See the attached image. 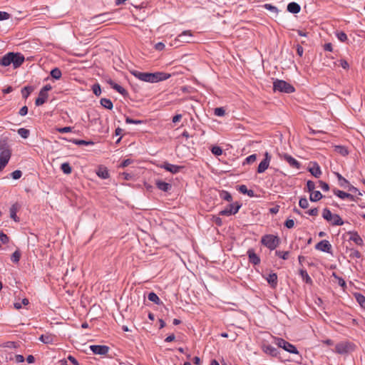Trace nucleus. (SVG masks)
Returning a JSON list of instances; mask_svg holds the SVG:
<instances>
[{
  "mask_svg": "<svg viewBox=\"0 0 365 365\" xmlns=\"http://www.w3.org/2000/svg\"><path fill=\"white\" fill-rule=\"evenodd\" d=\"M125 122H126L127 123H129V124H132V123H133V124H140V123H142V121H141V120H133V119H131V118H128H128H126V119H125Z\"/></svg>",
  "mask_w": 365,
  "mask_h": 365,
  "instance_id": "55",
  "label": "nucleus"
},
{
  "mask_svg": "<svg viewBox=\"0 0 365 365\" xmlns=\"http://www.w3.org/2000/svg\"><path fill=\"white\" fill-rule=\"evenodd\" d=\"M162 168L174 174L180 172V170L182 168L181 166L170 164L168 163H165Z\"/></svg>",
  "mask_w": 365,
  "mask_h": 365,
  "instance_id": "14",
  "label": "nucleus"
},
{
  "mask_svg": "<svg viewBox=\"0 0 365 365\" xmlns=\"http://www.w3.org/2000/svg\"><path fill=\"white\" fill-rule=\"evenodd\" d=\"M270 160H271V156L269 154V153L266 152L264 153V159L260 162V163L258 166L257 172L259 173H264L268 168V167L269 165Z\"/></svg>",
  "mask_w": 365,
  "mask_h": 365,
  "instance_id": "9",
  "label": "nucleus"
},
{
  "mask_svg": "<svg viewBox=\"0 0 365 365\" xmlns=\"http://www.w3.org/2000/svg\"><path fill=\"white\" fill-rule=\"evenodd\" d=\"M48 99V93L39 92L38 98L36 99L35 104L37 106L43 105Z\"/></svg>",
  "mask_w": 365,
  "mask_h": 365,
  "instance_id": "20",
  "label": "nucleus"
},
{
  "mask_svg": "<svg viewBox=\"0 0 365 365\" xmlns=\"http://www.w3.org/2000/svg\"><path fill=\"white\" fill-rule=\"evenodd\" d=\"M212 221L217 225L220 226L222 224V220L219 217L213 216Z\"/></svg>",
  "mask_w": 365,
  "mask_h": 365,
  "instance_id": "62",
  "label": "nucleus"
},
{
  "mask_svg": "<svg viewBox=\"0 0 365 365\" xmlns=\"http://www.w3.org/2000/svg\"><path fill=\"white\" fill-rule=\"evenodd\" d=\"M332 215H333V214L331 212V211L329 209H327V208L324 209L323 212H322V217L326 220H327L328 222L331 221Z\"/></svg>",
  "mask_w": 365,
  "mask_h": 365,
  "instance_id": "34",
  "label": "nucleus"
},
{
  "mask_svg": "<svg viewBox=\"0 0 365 365\" xmlns=\"http://www.w3.org/2000/svg\"><path fill=\"white\" fill-rule=\"evenodd\" d=\"M61 75H62L61 71L58 68H55L52 69L51 71V76H52V78H53L56 80L59 79L61 77Z\"/></svg>",
  "mask_w": 365,
  "mask_h": 365,
  "instance_id": "36",
  "label": "nucleus"
},
{
  "mask_svg": "<svg viewBox=\"0 0 365 365\" xmlns=\"http://www.w3.org/2000/svg\"><path fill=\"white\" fill-rule=\"evenodd\" d=\"M39 340L44 344H53L55 341V336L51 334H42L39 337Z\"/></svg>",
  "mask_w": 365,
  "mask_h": 365,
  "instance_id": "16",
  "label": "nucleus"
},
{
  "mask_svg": "<svg viewBox=\"0 0 365 365\" xmlns=\"http://www.w3.org/2000/svg\"><path fill=\"white\" fill-rule=\"evenodd\" d=\"M110 348L106 345H93V354L98 355H106Z\"/></svg>",
  "mask_w": 365,
  "mask_h": 365,
  "instance_id": "11",
  "label": "nucleus"
},
{
  "mask_svg": "<svg viewBox=\"0 0 365 365\" xmlns=\"http://www.w3.org/2000/svg\"><path fill=\"white\" fill-rule=\"evenodd\" d=\"M24 61L25 58L21 53L9 52L0 59V65L5 67L11 65L14 68H17Z\"/></svg>",
  "mask_w": 365,
  "mask_h": 365,
  "instance_id": "2",
  "label": "nucleus"
},
{
  "mask_svg": "<svg viewBox=\"0 0 365 365\" xmlns=\"http://www.w3.org/2000/svg\"><path fill=\"white\" fill-rule=\"evenodd\" d=\"M29 299L25 298V299H22L21 302H15L14 304V306L16 309H19L22 307V305H27V304H29Z\"/></svg>",
  "mask_w": 365,
  "mask_h": 365,
  "instance_id": "40",
  "label": "nucleus"
},
{
  "mask_svg": "<svg viewBox=\"0 0 365 365\" xmlns=\"http://www.w3.org/2000/svg\"><path fill=\"white\" fill-rule=\"evenodd\" d=\"M354 349V345L348 341H343L337 344L335 346V352L339 354H346Z\"/></svg>",
  "mask_w": 365,
  "mask_h": 365,
  "instance_id": "6",
  "label": "nucleus"
},
{
  "mask_svg": "<svg viewBox=\"0 0 365 365\" xmlns=\"http://www.w3.org/2000/svg\"><path fill=\"white\" fill-rule=\"evenodd\" d=\"M299 205L302 208L305 209L308 207L309 202L307 198L304 197L299 200Z\"/></svg>",
  "mask_w": 365,
  "mask_h": 365,
  "instance_id": "46",
  "label": "nucleus"
},
{
  "mask_svg": "<svg viewBox=\"0 0 365 365\" xmlns=\"http://www.w3.org/2000/svg\"><path fill=\"white\" fill-rule=\"evenodd\" d=\"M321 188L324 191H328L329 189V185L323 181H319Z\"/></svg>",
  "mask_w": 365,
  "mask_h": 365,
  "instance_id": "59",
  "label": "nucleus"
},
{
  "mask_svg": "<svg viewBox=\"0 0 365 365\" xmlns=\"http://www.w3.org/2000/svg\"><path fill=\"white\" fill-rule=\"evenodd\" d=\"M350 240L354 242L358 245H362L363 244V240L356 232L351 235Z\"/></svg>",
  "mask_w": 365,
  "mask_h": 365,
  "instance_id": "31",
  "label": "nucleus"
},
{
  "mask_svg": "<svg viewBox=\"0 0 365 365\" xmlns=\"http://www.w3.org/2000/svg\"><path fill=\"white\" fill-rule=\"evenodd\" d=\"M340 65L344 69L349 68V65L348 62L344 59L340 60Z\"/></svg>",
  "mask_w": 365,
  "mask_h": 365,
  "instance_id": "60",
  "label": "nucleus"
},
{
  "mask_svg": "<svg viewBox=\"0 0 365 365\" xmlns=\"http://www.w3.org/2000/svg\"><path fill=\"white\" fill-rule=\"evenodd\" d=\"M300 9V6L296 2H291L287 5V11L292 14H298Z\"/></svg>",
  "mask_w": 365,
  "mask_h": 365,
  "instance_id": "21",
  "label": "nucleus"
},
{
  "mask_svg": "<svg viewBox=\"0 0 365 365\" xmlns=\"http://www.w3.org/2000/svg\"><path fill=\"white\" fill-rule=\"evenodd\" d=\"M192 36V34L190 31H189V30L184 31L183 32H182V34L178 35V36L176 38L175 41L189 43L190 41L186 39L185 37V36L191 37Z\"/></svg>",
  "mask_w": 365,
  "mask_h": 365,
  "instance_id": "22",
  "label": "nucleus"
},
{
  "mask_svg": "<svg viewBox=\"0 0 365 365\" xmlns=\"http://www.w3.org/2000/svg\"><path fill=\"white\" fill-rule=\"evenodd\" d=\"M294 220H292V219H288V220H286V222H285V226H286L287 228H289V229L292 228V227H294Z\"/></svg>",
  "mask_w": 365,
  "mask_h": 365,
  "instance_id": "56",
  "label": "nucleus"
},
{
  "mask_svg": "<svg viewBox=\"0 0 365 365\" xmlns=\"http://www.w3.org/2000/svg\"><path fill=\"white\" fill-rule=\"evenodd\" d=\"M130 73L136 78L149 83H157L168 79L171 75L164 72L143 73L136 70L130 71Z\"/></svg>",
  "mask_w": 365,
  "mask_h": 365,
  "instance_id": "1",
  "label": "nucleus"
},
{
  "mask_svg": "<svg viewBox=\"0 0 365 365\" xmlns=\"http://www.w3.org/2000/svg\"><path fill=\"white\" fill-rule=\"evenodd\" d=\"M300 275L302 276V279L306 282V283L312 284V280L311 277L309 276L306 270L301 269L300 270Z\"/></svg>",
  "mask_w": 365,
  "mask_h": 365,
  "instance_id": "35",
  "label": "nucleus"
},
{
  "mask_svg": "<svg viewBox=\"0 0 365 365\" xmlns=\"http://www.w3.org/2000/svg\"><path fill=\"white\" fill-rule=\"evenodd\" d=\"M276 344L278 346L282 348L291 354H297L299 353L297 348L293 344L289 343L283 339L277 338L276 339Z\"/></svg>",
  "mask_w": 365,
  "mask_h": 365,
  "instance_id": "7",
  "label": "nucleus"
},
{
  "mask_svg": "<svg viewBox=\"0 0 365 365\" xmlns=\"http://www.w3.org/2000/svg\"><path fill=\"white\" fill-rule=\"evenodd\" d=\"M108 84L111 86L112 88L115 90L117 92L120 93L123 96H125L128 93L127 91L123 88L121 86L115 83L112 80L108 81Z\"/></svg>",
  "mask_w": 365,
  "mask_h": 365,
  "instance_id": "15",
  "label": "nucleus"
},
{
  "mask_svg": "<svg viewBox=\"0 0 365 365\" xmlns=\"http://www.w3.org/2000/svg\"><path fill=\"white\" fill-rule=\"evenodd\" d=\"M9 17L10 15L9 13L0 11V21L7 20L9 19Z\"/></svg>",
  "mask_w": 365,
  "mask_h": 365,
  "instance_id": "53",
  "label": "nucleus"
},
{
  "mask_svg": "<svg viewBox=\"0 0 365 365\" xmlns=\"http://www.w3.org/2000/svg\"><path fill=\"white\" fill-rule=\"evenodd\" d=\"M61 169L65 174H70L72 171L71 167L68 163H62L61 165Z\"/></svg>",
  "mask_w": 365,
  "mask_h": 365,
  "instance_id": "37",
  "label": "nucleus"
},
{
  "mask_svg": "<svg viewBox=\"0 0 365 365\" xmlns=\"http://www.w3.org/2000/svg\"><path fill=\"white\" fill-rule=\"evenodd\" d=\"M211 152L213 155L219 156L222 154V149L219 146L215 145L212 147Z\"/></svg>",
  "mask_w": 365,
  "mask_h": 365,
  "instance_id": "39",
  "label": "nucleus"
},
{
  "mask_svg": "<svg viewBox=\"0 0 365 365\" xmlns=\"http://www.w3.org/2000/svg\"><path fill=\"white\" fill-rule=\"evenodd\" d=\"M156 185L158 189L165 192L169 190L171 187V185L169 183L160 180L156 181Z\"/></svg>",
  "mask_w": 365,
  "mask_h": 365,
  "instance_id": "25",
  "label": "nucleus"
},
{
  "mask_svg": "<svg viewBox=\"0 0 365 365\" xmlns=\"http://www.w3.org/2000/svg\"><path fill=\"white\" fill-rule=\"evenodd\" d=\"M220 197L222 199H223L227 202H230L232 200V195H230V193H229L227 191H222L220 193Z\"/></svg>",
  "mask_w": 365,
  "mask_h": 365,
  "instance_id": "41",
  "label": "nucleus"
},
{
  "mask_svg": "<svg viewBox=\"0 0 365 365\" xmlns=\"http://www.w3.org/2000/svg\"><path fill=\"white\" fill-rule=\"evenodd\" d=\"M100 103L103 107H104L107 109L110 110L113 108V103L111 102V101L110 99L101 98Z\"/></svg>",
  "mask_w": 365,
  "mask_h": 365,
  "instance_id": "30",
  "label": "nucleus"
},
{
  "mask_svg": "<svg viewBox=\"0 0 365 365\" xmlns=\"http://www.w3.org/2000/svg\"><path fill=\"white\" fill-rule=\"evenodd\" d=\"M11 155V151L7 146L0 147V172L8 164Z\"/></svg>",
  "mask_w": 365,
  "mask_h": 365,
  "instance_id": "4",
  "label": "nucleus"
},
{
  "mask_svg": "<svg viewBox=\"0 0 365 365\" xmlns=\"http://www.w3.org/2000/svg\"><path fill=\"white\" fill-rule=\"evenodd\" d=\"M257 160V155L255 154H252L250 156H248L245 159V162L248 164L254 163Z\"/></svg>",
  "mask_w": 365,
  "mask_h": 365,
  "instance_id": "51",
  "label": "nucleus"
},
{
  "mask_svg": "<svg viewBox=\"0 0 365 365\" xmlns=\"http://www.w3.org/2000/svg\"><path fill=\"white\" fill-rule=\"evenodd\" d=\"M334 193L341 199H345L346 197H349L347 192L339 190H334Z\"/></svg>",
  "mask_w": 365,
  "mask_h": 365,
  "instance_id": "42",
  "label": "nucleus"
},
{
  "mask_svg": "<svg viewBox=\"0 0 365 365\" xmlns=\"http://www.w3.org/2000/svg\"><path fill=\"white\" fill-rule=\"evenodd\" d=\"M71 130H72L71 127H63V128H59L57 129V130L61 133L71 132Z\"/></svg>",
  "mask_w": 365,
  "mask_h": 365,
  "instance_id": "57",
  "label": "nucleus"
},
{
  "mask_svg": "<svg viewBox=\"0 0 365 365\" xmlns=\"http://www.w3.org/2000/svg\"><path fill=\"white\" fill-rule=\"evenodd\" d=\"M31 92V88L29 87H24L21 91L22 96L25 98H26L29 96Z\"/></svg>",
  "mask_w": 365,
  "mask_h": 365,
  "instance_id": "48",
  "label": "nucleus"
},
{
  "mask_svg": "<svg viewBox=\"0 0 365 365\" xmlns=\"http://www.w3.org/2000/svg\"><path fill=\"white\" fill-rule=\"evenodd\" d=\"M267 282L272 287H275L277 284V275L275 273H272L267 277Z\"/></svg>",
  "mask_w": 365,
  "mask_h": 365,
  "instance_id": "24",
  "label": "nucleus"
},
{
  "mask_svg": "<svg viewBox=\"0 0 365 365\" xmlns=\"http://www.w3.org/2000/svg\"><path fill=\"white\" fill-rule=\"evenodd\" d=\"M261 242L263 245L268 247L269 250H274L279 243V239L272 235H267L262 237Z\"/></svg>",
  "mask_w": 365,
  "mask_h": 365,
  "instance_id": "5",
  "label": "nucleus"
},
{
  "mask_svg": "<svg viewBox=\"0 0 365 365\" xmlns=\"http://www.w3.org/2000/svg\"><path fill=\"white\" fill-rule=\"evenodd\" d=\"M262 350L264 353L269 354L271 356H277V354L278 353L277 349L269 344H267V345L264 344L262 346Z\"/></svg>",
  "mask_w": 365,
  "mask_h": 365,
  "instance_id": "18",
  "label": "nucleus"
},
{
  "mask_svg": "<svg viewBox=\"0 0 365 365\" xmlns=\"http://www.w3.org/2000/svg\"><path fill=\"white\" fill-rule=\"evenodd\" d=\"M276 255L279 257L280 258H282L283 259H287L289 257V252H283V251H276Z\"/></svg>",
  "mask_w": 365,
  "mask_h": 365,
  "instance_id": "44",
  "label": "nucleus"
},
{
  "mask_svg": "<svg viewBox=\"0 0 365 365\" xmlns=\"http://www.w3.org/2000/svg\"><path fill=\"white\" fill-rule=\"evenodd\" d=\"M155 48L157 51H163L165 48V44L162 42H159L155 45Z\"/></svg>",
  "mask_w": 365,
  "mask_h": 365,
  "instance_id": "61",
  "label": "nucleus"
},
{
  "mask_svg": "<svg viewBox=\"0 0 365 365\" xmlns=\"http://www.w3.org/2000/svg\"><path fill=\"white\" fill-rule=\"evenodd\" d=\"M332 225H342L344 221L339 215L334 214L332 215V220L329 221Z\"/></svg>",
  "mask_w": 365,
  "mask_h": 365,
  "instance_id": "28",
  "label": "nucleus"
},
{
  "mask_svg": "<svg viewBox=\"0 0 365 365\" xmlns=\"http://www.w3.org/2000/svg\"><path fill=\"white\" fill-rule=\"evenodd\" d=\"M0 241L4 243V244H6L9 242V237H7V235L3 232H0Z\"/></svg>",
  "mask_w": 365,
  "mask_h": 365,
  "instance_id": "54",
  "label": "nucleus"
},
{
  "mask_svg": "<svg viewBox=\"0 0 365 365\" xmlns=\"http://www.w3.org/2000/svg\"><path fill=\"white\" fill-rule=\"evenodd\" d=\"M19 115L21 116H24L28 113V108L27 106H23L19 112Z\"/></svg>",
  "mask_w": 365,
  "mask_h": 365,
  "instance_id": "58",
  "label": "nucleus"
},
{
  "mask_svg": "<svg viewBox=\"0 0 365 365\" xmlns=\"http://www.w3.org/2000/svg\"><path fill=\"white\" fill-rule=\"evenodd\" d=\"M18 134L23 138L26 139L30 134V131L24 128H21L18 130Z\"/></svg>",
  "mask_w": 365,
  "mask_h": 365,
  "instance_id": "32",
  "label": "nucleus"
},
{
  "mask_svg": "<svg viewBox=\"0 0 365 365\" xmlns=\"http://www.w3.org/2000/svg\"><path fill=\"white\" fill-rule=\"evenodd\" d=\"M241 205L237 202L230 204L225 209L220 212V215L229 216L236 214Z\"/></svg>",
  "mask_w": 365,
  "mask_h": 365,
  "instance_id": "8",
  "label": "nucleus"
},
{
  "mask_svg": "<svg viewBox=\"0 0 365 365\" xmlns=\"http://www.w3.org/2000/svg\"><path fill=\"white\" fill-rule=\"evenodd\" d=\"M334 151L340 154L342 156H346L349 154V151L345 146L343 145H335Z\"/></svg>",
  "mask_w": 365,
  "mask_h": 365,
  "instance_id": "26",
  "label": "nucleus"
},
{
  "mask_svg": "<svg viewBox=\"0 0 365 365\" xmlns=\"http://www.w3.org/2000/svg\"><path fill=\"white\" fill-rule=\"evenodd\" d=\"M19 206L17 203H15L11 205L10 207L9 212H10V217L11 219H13L15 222H19V218L18 217L16 213L19 210Z\"/></svg>",
  "mask_w": 365,
  "mask_h": 365,
  "instance_id": "17",
  "label": "nucleus"
},
{
  "mask_svg": "<svg viewBox=\"0 0 365 365\" xmlns=\"http://www.w3.org/2000/svg\"><path fill=\"white\" fill-rule=\"evenodd\" d=\"M96 173L101 179H107L110 177L108 168L103 165L99 166Z\"/></svg>",
  "mask_w": 365,
  "mask_h": 365,
  "instance_id": "12",
  "label": "nucleus"
},
{
  "mask_svg": "<svg viewBox=\"0 0 365 365\" xmlns=\"http://www.w3.org/2000/svg\"><path fill=\"white\" fill-rule=\"evenodd\" d=\"M21 258V252L19 250H16L11 255V259L14 263H18Z\"/></svg>",
  "mask_w": 365,
  "mask_h": 365,
  "instance_id": "38",
  "label": "nucleus"
},
{
  "mask_svg": "<svg viewBox=\"0 0 365 365\" xmlns=\"http://www.w3.org/2000/svg\"><path fill=\"white\" fill-rule=\"evenodd\" d=\"M284 159L293 168H299L300 166V163L289 155L285 154Z\"/></svg>",
  "mask_w": 365,
  "mask_h": 365,
  "instance_id": "19",
  "label": "nucleus"
},
{
  "mask_svg": "<svg viewBox=\"0 0 365 365\" xmlns=\"http://www.w3.org/2000/svg\"><path fill=\"white\" fill-rule=\"evenodd\" d=\"M315 248L322 252L331 253V245L329 241L324 240L317 243L315 246Z\"/></svg>",
  "mask_w": 365,
  "mask_h": 365,
  "instance_id": "10",
  "label": "nucleus"
},
{
  "mask_svg": "<svg viewBox=\"0 0 365 365\" xmlns=\"http://www.w3.org/2000/svg\"><path fill=\"white\" fill-rule=\"evenodd\" d=\"M322 198V195L319 191H313L311 192L309 199L312 202L319 201Z\"/></svg>",
  "mask_w": 365,
  "mask_h": 365,
  "instance_id": "29",
  "label": "nucleus"
},
{
  "mask_svg": "<svg viewBox=\"0 0 365 365\" xmlns=\"http://www.w3.org/2000/svg\"><path fill=\"white\" fill-rule=\"evenodd\" d=\"M11 175L13 179L18 180L21 177L22 173L21 170H16L12 172Z\"/></svg>",
  "mask_w": 365,
  "mask_h": 365,
  "instance_id": "47",
  "label": "nucleus"
},
{
  "mask_svg": "<svg viewBox=\"0 0 365 365\" xmlns=\"http://www.w3.org/2000/svg\"><path fill=\"white\" fill-rule=\"evenodd\" d=\"M336 36L338 38V39L341 41V42H344L347 40V36L346 34L343 32V31H341V32H338L336 34Z\"/></svg>",
  "mask_w": 365,
  "mask_h": 365,
  "instance_id": "45",
  "label": "nucleus"
},
{
  "mask_svg": "<svg viewBox=\"0 0 365 365\" xmlns=\"http://www.w3.org/2000/svg\"><path fill=\"white\" fill-rule=\"evenodd\" d=\"M307 213L312 216H317L318 215V209L313 208L307 211Z\"/></svg>",
  "mask_w": 365,
  "mask_h": 365,
  "instance_id": "64",
  "label": "nucleus"
},
{
  "mask_svg": "<svg viewBox=\"0 0 365 365\" xmlns=\"http://www.w3.org/2000/svg\"><path fill=\"white\" fill-rule=\"evenodd\" d=\"M214 113L217 116H223L225 113V111L222 108H216L215 109Z\"/></svg>",
  "mask_w": 365,
  "mask_h": 365,
  "instance_id": "49",
  "label": "nucleus"
},
{
  "mask_svg": "<svg viewBox=\"0 0 365 365\" xmlns=\"http://www.w3.org/2000/svg\"><path fill=\"white\" fill-rule=\"evenodd\" d=\"M307 187L308 191L312 192H313L314 190L315 184H314V182H312L311 180H309L307 182Z\"/></svg>",
  "mask_w": 365,
  "mask_h": 365,
  "instance_id": "52",
  "label": "nucleus"
},
{
  "mask_svg": "<svg viewBox=\"0 0 365 365\" xmlns=\"http://www.w3.org/2000/svg\"><path fill=\"white\" fill-rule=\"evenodd\" d=\"M247 255L249 257V260L251 263L254 264L255 265H257L259 264L260 259L259 257L255 254L254 250L250 249L247 251Z\"/></svg>",
  "mask_w": 365,
  "mask_h": 365,
  "instance_id": "13",
  "label": "nucleus"
},
{
  "mask_svg": "<svg viewBox=\"0 0 365 365\" xmlns=\"http://www.w3.org/2000/svg\"><path fill=\"white\" fill-rule=\"evenodd\" d=\"M309 170L316 178H319L322 174L320 168L317 163H314L309 168Z\"/></svg>",
  "mask_w": 365,
  "mask_h": 365,
  "instance_id": "23",
  "label": "nucleus"
},
{
  "mask_svg": "<svg viewBox=\"0 0 365 365\" xmlns=\"http://www.w3.org/2000/svg\"><path fill=\"white\" fill-rule=\"evenodd\" d=\"M148 298L150 301L155 303L156 304H160V300L158 295L154 292H150L148 294Z\"/></svg>",
  "mask_w": 365,
  "mask_h": 365,
  "instance_id": "33",
  "label": "nucleus"
},
{
  "mask_svg": "<svg viewBox=\"0 0 365 365\" xmlns=\"http://www.w3.org/2000/svg\"><path fill=\"white\" fill-rule=\"evenodd\" d=\"M354 295L360 306L365 309V297L360 293H354Z\"/></svg>",
  "mask_w": 365,
  "mask_h": 365,
  "instance_id": "27",
  "label": "nucleus"
},
{
  "mask_svg": "<svg viewBox=\"0 0 365 365\" xmlns=\"http://www.w3.org/2000/svg\"><path fill=\"white\" fill-rule=\"evenodd\" d=\"M131 163H132V160H131L130 159H126V160H124L121 163V164H120V167H121V168H125V167H127L128 165H129Z\"/></svg>",
  "mask_w": 365,
  "mask_h": 365,
  "instance_id": "63",
  "label": "nucleus"
},
{
  "mask_svg": "<svg viewBox=\"0 0 365 365\" xmlns=\"http://www.w3.org/2000/svg\"><path fill=\"white\" fill-rule=\"evenodd\" d=\"M264 8H265L266 9L269 10V11H271L272 12H274L275 14H278L279 12V10L278 9L274 6H272V4H265L264 6Z\"/></svg>",
  "mask_w": 365,
  "mask_h": 365,
  "instance_id": "43",
  "label": "nucleus"
},
{
  "mask_svg": "<svg viewBox=\"0 0 365 365\" xmlns=\"http://www.w3.org/2000/svg\"><path fill=\"white\" fill-rule=\"evenodd\" d=\"M274 91H278L287 93H291L294 91V88L287 82L283 80H276L273 83Z\"/></svg>",
  "mask_w": 365,
  "mask_h": 365,
  "instance_id": "3",
  "label": "nucleus"
},
{
  "mask_svg": "<svg viewBox=\"0 0 365 365\" xmlns=\"http://www.w3.org/2000/svg\"><path fill=\"white\" fill-rule=\"evenodd\" d=\"M93 93L96 96H99L101 94V90L99 84L97 83L93 86Z\"/></svg>",
  "mask_w": 365,
  "mask_h": 365,
  "instance_id": "50",
  "label": "nucleus"
}]
</instances>
